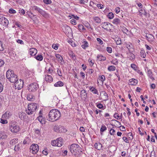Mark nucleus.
Segmentation results:
<instances>
[{"instance_id": "f257e3e1", "label": "nucleus", "mask_w": 157, "mask_h": 157, "mask_svg": "<svg viewBox=\"0 0 157 157\" xmlns=\"http://www.w3.org/2000/svg\"><path fill=\"white\" fill-rule=\"evenodd\" d=\"M61 116L60 112L57 109H53L49 113L48 120L51 121H54L58 120Z\"/></svg>"}, {"instance_id": "f03ea898", "label": "nucleus", "mask_w": 157, "mask_h": 157, "mask_svg": "<svg viewBox=\"0 0 157 157\" xmlns=\"http://www.w3.org/2000/svg\"><path fill=\"white\" fill-rule=\"evenodd\" d=\"M6 77L9 81L12 83L16 82L17 81V76L14 74V72L12 70H9L6 73Z\"/></svg>"}, {"instance_id": "7ed1b4c3", "label": "nucleus", "mask_w": 157, "mask_h": 157, "mask_svg": "<svg viewBox=\"0 0 157 157\" xmlns=\"http://www.w3.org/2000/svg\"><path fill=\"white\" fill-rule=\"evenodd\" d=\"M70 150L71 152L75 156L81 152V148L79 145L77 144H73L70 146Z\"/></svg>"}, {"instance_id": "20e7f679", "label": "nucleus", "mask_w": 157, "mask_h": 157, "mask_svg": "<svg viewBox=\"0 0 157 157\" xmlns=\"http://www.w3.org/2000/svg\"><path fill=\"white\" fill-rule=\"evenodd\" d=\"M37 104L34 103H31L28 105V109L26 110V112L28 115L33 114L37 109Z\"/></svg>"}, {"instance_id": "39448f33", "label": "nucleus", "mask_w": 157, "mask_h": 157, "mask_svg": "<svg viewBox=\"0 0 157 157\" xmlns=\"http://www.w3.org/2000/svg\"><path fill=\"white\" fill-rule=\"evenodd\" d=\"M10 131L13 133L18 132L19 130V128L16 124L15 121H12L10 124Z\"/></svg>"}, {"instance_id": "423d86ee", "label": "nucleus", "mask_w": 157, "mask_h": 157, "mask_svg": "<svg viewBox=\"0 0 157 157\" xmlns=\"http://www.w3.org/2000/svg\"><path fill=\"white\" fill-rule=\"evenodd\" d=\"M39 88L38 85L36 82L31 83L28 86V89L29 92H34Z\"/></svg>"}, {"instance_id": "0eeeda50", "label": "nucleus", "mask_w": 157, "mask_h": 157, "mask_svg": "<svg viewBox=\"0 0 157 157\" xmlns=\"http://www.w3.org/2000/svg\"><path fill=\"white\" fill-rule=\"evenodd\" d=\"M63 140L62 138L60 137L56 140H53L52 142V145L53 146L60 147L63 144V142H62Z\"/></svg>"}, {"instance_id": "6e6552de", "label": "nucleus", "mask_w": 157, "mask_h": 157, "mask_svg": "<svg viewBox=\"0 0 157 157\" xmlns=\"http://www.w3.org/2000/svg\"><path fill=\"white\" fill-rule=\"evenodd\" d=\"M39 150L38 145L36 144H32L30 147V152L33 154H36Z\"/></svg>"}, {"instance_id": "1a4fd4ad", "label": "nucleus", "mask_w": 157, "mask_h": 157, "mask_svg": "<svg viewBox=\"0 0 157 157\" xmlns=\"http://www.w3.org/2000/svg\"><path fill=\"white\" fill-rule=\"evenodd\" d=\"M15 83V86L17 87V88L18 89H21L22 88L23 85V81L21 79H20L19 80H17L16 81V82H14Z\"/></svg>"}, {"instance_id": "9d476101", "label": "nucleus", "mask_w": 157, "mask_h": 157, "mask_svg": "<svg viewBox=\"0 0 157 157\" xmlns=\"http://www.w3.org/2000/svg\"><path fill=\"white\" fill-rule=\"evenodd\" d=\"M145 36L147 40L150 43L153 42L155 39L154 36L150 34L147 33Z\"/></svg>"}, {"instance_id": "9b49d317", "label": "nucleus", "mask_w": 157, "mask_h": 157, "mask_svg": "<svg viewBox=\"0 0 157 157\" xmlns=\"http://www.w3.org/2000/svg\"><path fill=\"white\" fill-rule=\"evenodd\" d=\"M101 25H102V27L107 30H108L109 29V25H113L108 22H103L102 23Z\"/></svg>"}, {"instance_id": "f8f14e48", "label": "nucleus", "mask_w": 157, "mask_h": 157, "mask_svg": "<svg viewBox=\"0 0 157 157\" xmlns=\"http://www.w3.org/2000/svg\"><path fill=\"white\" fill-rule=\"evenodd\" d=\"M2 19L0 21L1 24L5 27L7 26L9 24L8 21L5 17L2 18Z\"/></svg>"}, {"instance_id": "ddd939ff", "label": "nucleus", "mask_w": 157, "mask_h": 157, "mask_svg": "<svg viewBox=\"0 0 157 157\" xmlns=\"http://www.w3.org/2000/svg\"><path fill=\"white\" fill-rule=\"evenodd\" d=\"M51 100L54 104L56 105L59 102V100L56 95H52L51 97Z\"/></svg>"}, {"instance_id": "4468645a", "label": "nucleus", "mask_w": 157, "mask_h": 157, "mask_svg": "<svg viewBox=\"0 0 157 157\" xmlns=\"http://www.w3.org/2000/svg\"><path fill=\"white\" fill-rule=\"evenodd\" d=\"M29 53L31 56H35L37 53V50L35 48H31L29 50Z\"/></svg>"}, {"instance_id": "2eb2a0df", "label": "nucleus", "mask_w": 157, "mask_h": 157, "mask_svg": "<svg viewBox=\"0 0 157 157\" xmlns=\"http://www.w3.org/2000/svg\"><path fill=\"white\" fill-rule=\"evenodd\" d=\"M129 84L131 85H135L138 82V81L136 79L132 78L129 80Z\"/></svg>"}, {"instance_id": "dca6fc26", "label": "nucleus", "mask_w": 157, "mask_h": 157, "mask_svg": "<svg viewBox=\"0 0 157 157\" xmlns=\"http://www.w3.org/2000/svg\"><path fill=\"white\" fill-rule=\"evenodd\" d=\"M112 23L116 25H120L121 23L120 20L119 18H117L114 19L112 21Z\"/></svg>"}, {"instance_id": "f3484780", "label": "nucleus", "mask_w": 157, "mask_h": 157, "mask_svg": "<svg viewBox=\"0 0 157 157\" xmlns=\"http://www.w3.org/2000/svg\"><path fill=\"white\" fill-rule=\"evenodd\" d=\"M101 93L103 94V100L106 101L108 99V96L107 94L105 91H102Z\"/></svg>"}, {"instance_id": "a211bd4d", "label": "nucleus", "mask_w": 157, "mask_h": 157, "mask_svg": "<svg viewBox=\"0 0 157 157\" xmlns=\"http://www.w3.org/2000/svg\"><path fill=\"white\" fill-rule=\"evenodd\" d=\"M37 119L42 124H44L45 123V120L42 115H40L37 117Z\"/></svg>"}, {"instance_id": "6ab92c4d", "label": "nucleus", "mask_w": 157, "mask_h": 157, "mask_svg": "<svg viewBox=\"0 0 157 157\" xmlns=\"http://www.w3.org/2000/svg\"><path fill=\"white\" fill-rule=\"evenodd\" d=\"M90 90L93 93L95 94H98V90L93 87H90L89 88Z\"/></svg>"}, {"instance_id": "aec40b11", "label": "nucleus", "mask_w": 157, "mask_h": 157, "mask_svg": "<svg viewBox=\"0 0 157 157\" xmlns=\"http://www.w3.org/2000/svg\"><path fill=\"white\" fill-rule=\"evenodd\" d=\"M10 115L11 113L10 112L7 113L6 112L2 115V118L4 119H8L10 117Z\"/></svg>"}, {"instance_id": "412c9836", "label": "nucleus", "mask_w": 157, "mask_h": 157, "mask_svg": "<svg viewBox=\"0 0 157 157\" xmlns=\"http://www.w3.org/2000/svg\"><path fill=\"white\" fill-rule=\"evenodd\" d=\"M32 10H33L37 11L39 13H40L43 10L42 9L36 6H34L32 7Z\"/></svg>"}, {"instance_id": "4be33fe9", "label": "nucleus", "mask_w": 157, "mask_h": 157, "mask_svg": "<svg viewBox=\"0 0 157 157\" xmlns=\"http://www.w3.org/2000/svg\"><path fill=\"white\" fill-rule=\"evenodd\" d=\"M97 58L99 61H105L106 59V58L105 57L101 55H98L97 56Z\"/></svg>"}, {"instance_id": "5701e85b", "label": "nucleus", "mask_w": 157, "mask_h": 157, "mask_svg": "<svg viewBox=\"0 0 157 157\" xmlns=\"http://www.w3.org/2000/svg\"><path fill=\"white\" fill-rule=\"evenodd\" d=\"M27 98L28 100L30 101H33L34 100V96L31 94H29L27 95Z\"/></svg>"}, {"instance_id": "b1692460", "label": "nucleus", "mask_w": 157, "mask_h": 157, "mask_svg": "<svg viewBox=\"0 0 157 157\" xmlns=\"http://www.w3.org/2000/svg\"><path fill=\"white\" fill-rule=\"evenodd\" d=\"M18 142V139L15 138L11 140L10 142V144L12 145H15L16 143H17Z\"/></svg>"}, {"instance_id": "393cba45", "label": "nucleus", "mask_w": 157, "mask_h": 157, "mask_svg": "<svg viewBox=\"0 0 157 157\" xmlns=\"http://www.w3.org/2000/svg\"><path fill=\"white\" fill-rule=\"evenodd\" d=\"M94 146L98 150H100L102 147V145L100 143H96L95 144Z\"/></svg>"}, {"instance_id": "a878e982", "label": "nucleus", "mask_w": 157, "mask_h": 157, "mask_svg": "<svg viewBox=\"0 0 157 157\" xmlns=\"http://www.w3.org/2000/svg\"><path fill=\"white\" fill-rule=\"evenodd\" d=\"M45 80L47 82H51L53 80V78L50 75H47L45 76Z\"/></svg>"}, {"instance_id": "bb28decb", "label": "nucleus", "mask_w": 157, "mask_h": 157, "mask_svg": "<svg viewBox=\"0 0 157 157\" xmlns=\"http://www.w3.org/2000/svg\"><path fill=\"white\" fill-rule=\"evenodd\" d=\"M128 58L130 60H132L135 59V56L133 53H130L128 55Z\"/></svg>"}, {"instance_id": "cd10ccee", "label": "nucleus", "mask_w": 157, "mask_h": 157, "mask_svg": "<svg viewBox=\"0 0 157 157\" xmlns=\"http://www.w3.org/2000/svg\"><path fill=\"white\" fill-rule=\"evenodd\" d=\"M148 74V76L152 80L154 79V78L153 77V75L152 74V72L151 70H149L148 71H147Z\"/></svg>"}, {"instance_id": "c85d7f7f", "label": "nucleus", "mask_w": 157, "mask_h": 157, "mask_svg": "<svg viewBox=\"0 0 157 157\" xmlns=\"http://www.w3.org/2000/svg\"><path fill=\"white\" fill-rule=\"evenodd\" d=\"M35 58L38 61H42L43 59V56L41 55H38L35 56Z\"/></svg>"}, {"instance_id": "c756f323", "label": "nucleus", "mask_w": 157, "mask_h": 157, "mask_svg": "<svg viewBox=\"0 0 157 157\" xmlns=\"http://www.w3.org/2000/svg\"><path fill=\"white\" fill-rule=\"evenodd\" d=\"M63 85V83L61 81H58L54 84L55 86H62Z\"/></svg>"}, {"instance_id": "7c9ffc66", "label": "nucleus", "mask_w": 157, "mask_h": 157, "mask_svg": "<svg viewBox=\"0 0 157 157\" xmlns=\"http://www.w3.org/2000/svg\"><path fill=\"white\" fill-rule=\"evenodd\" d=\"M40 14L44 17L47 18L48 17V14L46 13L43 10L40 13Z\"/></svg>"}, {"instance_id": "2f4dec72", "label": "nucleus", "mask_w": 157, "mask_h": 157, "mask_svg": "<svg viewBox=\"0 0 157 157\" xmlns=\"http://www.w3.org/2000/svg\"><path fill=\"white\" fill-rule=\"evenodd\" d=\"M93 19L96 23H100L101 22V19L98 17H95L93 18Z\"/></svg>"}, {"instance_id": "473e14b6", "label": "nucleus", "mask_w": 157, "mask_h": 157, "mask_svg": "<svg viewBox=\"0 0 157 157\" xmlns=\"http://www.w3.org/2000/svg\"><path fill=\"white\" fill-rule=\"evenodd\" d=\"M116 69V67L114 66H110L108 68V70L110 71H115Z\"/></svg>"}, {"instance_id": "72a5a7b5", "label": "nucleus", "mask_w": 157, "mask_h": 157, "mask_svg": "<svg viewBox=\"0 0 157 157\" xmlns=\"http://www.w3.org/2000/svg\"><path fill=\"white\" fill-rule=\"evenodd\" d=\"M7 136L3 132H0V140L6 138Z\"/></svg>"}, {"instance_id": "f704fd0d", "label": "nucleus", "mask_w": 157, "mask_h": 157, "mask_svg": "<svg viewBox=\"0 0 157 157\" xmlns=\"http://www.w3.org/2000/svg\"><path fill=\"white\" fill-rule=\"evenodd\" d=\"M55 56L56 58L59 59V61L62 62L63 61V57L59 54H56Z\"/></svg>"}, {"instance_id": "c9c22d12", "label": "nucleus", "mask_w": 157, "mask_h": 157, "mask_svg": "<svg viewBox=\"0 0 157 157\" xmlns=\"http://www.w3.org/2000/svg\"><path fill=\"white\" fill-rule=\"evenodd\" d=\"M86 90H82L80 92V95L82 97L85 98L86 96Z\"/></svg>"}, {"instance_id": "e433bc0d", "label": "nucleus", "mask_w": 157, "mask_h": 157, "mask_svg": "<svg viewBox=\"0 0 157 157\" xmlns=\"http://www.w3.org/2000/svg\"><path fill=\"white\" fill-rule=\"evenodd\" d=\"M115 56L118 57V60H121L123 58V56L121 54L118 53H116L115 54Z\"/></svg>"}, {"instance_id": "4c0bfd02", "label": "nucleus", "mask_w": 157, "mask_h": 157, "mask_svg": "<svg viewBox=\"0 0 157 157\" xmlns=\"http://www.w3.org/2000/svg\"><path fill=\"white\" fill-rule=\"evenodd\" d=\"M146 56V54L144 50H142L140 51V56L143 58H144Z\"/></svg>"}, {"instance_id": "58836bf2", "label": "nucleus", "mask_w": 157, "mask_h": 157, "mask_svg": "<svg viewBox=\"0 0 157 157\" xmlns=\"http://www.w3.org/2000/svg\"><path fill=\"white\" fill-rule=\"evenodd\" d=\"M139 13L140 15H146V13L145 12V10L144 9H141L139 11Z\"/></svg>"}, {"instance_id": "ea45409f", "label": "nucleus", "mask_w": 157, "mask_h": 157, "mask_svg": "<svg viewBox=\"0 0 157 157\" xmlns=\"http://www.w3.org/2000/svg\"><path fill=\"white\" fill-rule=\"evenodd\" d=\"M78 27L80 31H83L85 30V29L84 28V26L81 24H79Z\"/></svg>"}, {"instance_id": "a19ab883", "label": "nucleus", "mask_w": 157, "mask_h": 157, "mask_svg": "<svg viewBox=\"0 0 157 157\" xmlns=\"http://www.w3.org/2000/svg\"><path fill=\"white\" fill-rule=\"evenodd\" d=\"M114 14L112 12H109L108 14V17L110 19H112L114 17Z\"/></svg>"}, {"instance_id": "79ce46f5", "label": "nucleus", "mask_w": 157, "mask_h": 157, "mask_svg": "<svg viewBox=\"0 0 157 157\" xmlns=\"http://www.w3.org/2000/svg\"><path fill=\"white\" fill-rule=\"evenodd\" d=\"M107 129L106 127L104 125H102L100 129L101 132H103Z\"/></svg>"}, {"instance_id": "37998d69", "label": "nucleus", "mask_w": 157, "mask_h": 157, "mask_svg": "<svg viewBox=\"0 0 157 157\" xmlns=\"http://www.w3.org/2000/svg\"><path fill=\"white\" fill-rule=\"evenodd\" d=\"M27 14L29 17L31 18H32L34 16H35V15L33 14L32 13L30 12H27Z\"/></svg>"}, {"instance_id": "c03bdc74", "label": "nucleus", "mask_w": 157, "mask_h": 157, "mask_svg": "<svg viewBox=\"0 0 157 157\" xmlns=\"http://www.w3.org/2000/svg\"><path fill=\"white\" fill-rule=\"evenodd\" d=\"M21 145L19 144H18L17 145H15L14 148V150L15 151H18Z\"/></svg>"}, {"instance_id": "a18cd8bd", "label": "nucleus", "mask_w": 157, "mask_h": 157, "mask_svg": "<svg viewBox=\"0 0 157 157\" xmlns=\"http://www.w3.org/2000/svg\"><path fill=\"white\" fill-rule=\"evenodd\" d=\"M69 55L71 57H72V58L74 60L76 59V57L75 54L72 52H71L69 53Z\"/></svg>"}, {"instance_id": "49530a36", "label": "nucleus", "mask_w": 157, "mask_h": 157, "mask_svg": "<svg viewBox=\"0 0 157 157\" xmlns=\"http://www.w3.org/2000/svg\"><path fill=\"white\" fill-rule=\"evenodd\" d=\"M99 80H100L102 82H103V81L105 79V76L104 75H102L101 76H99Z\"/></svg>"}, {"instance_id": "de8ad7c7", "label": "nucleus", "mask_w": 157, "mask_h": 157, "mask_svg": "<svg viewBox=\"0 0 157 157\" xmlns=\"http://www.w3.org/2000/svg\"><path fill=\"white\" fill-rule=\"evenodd\" d=\"M131 67L135 71H136V68H137V66L136 65L134 64H131Z\"/></svg>"}, {"instance_id": "09e8293b", "label": "nucleus", "mask_w": 157, "mask_h": 157, "mask_svg": "<svg viewBox=\"0 0 157 157\" xmlns=\"http://www.w3.org/2000/svg\"><path fill=\"white\" fill-rule=\"evenodd\" d=\"M19 13H20L21 14H22L23 15L25 13V10L21 8H20L18 10Z\"/></svg>"}, {"instance_id": "8fccbe9b", "label": "nucleus", "mask_w": 157, "mask_h": 157, "mask_svg": "<svg viewBox=\"0 0 157 157\" xmlns=\"http://www.w3.org/2000/svg\"><path fill=\"white\" fill-rule=\"evenodd\" d=\"M122 114H121V116H119V115L117 113H115L114 115V117L117 119H118L120 117V118L122 117Z\"/></svg>"}, {"instance_id": "3c124183", "label": "nucleus", "mask_w": 157, "mask_h": 157, "mask_svg": "<svg viewBox=\"0 0 157 157\" xmlns=\"http://www.w3.org/2000/svg\"><path fill=\"white\" fill-rule=\"evenodd\" d=\"M0 122L2 124H6L8 123V121L7 120L1 119Z\"/></svg>"}, {"instance_id": "603ef678", "label": "nucleus", "mask_w": 157, "mask_h": 157, "mask_svg": "<svg viewBox=\"0 0 157 157\" xmlns=\"http://www.w3.org/2000/svg\"><path fill=\"white\" fill-rule=\"evenodd\" d=\"M121 30L123 32L125 33H127V32H128V30L125 27H122Z\"/></svg>"}, {"instance_id": "864d4df0", "label": "nucleus", "mask_w": 157, "mask_h": 157, "mask_svg": "<svg viewBox=\"0 0 157 157\" xmlns=\"http://www.w3.org/2000/svg\"><path fill=\"white\" fill-rule=\"evenodd\" d=\"M82 46L83 48H85L88 47V44L87 42H85L82 45Z\"/></svg>"}, {"instance_id": "5fc2aeb1", "label": "nucleus", "mask_w": 157, "mask_h": 157, "mask_svg": "<svg viewBox=\"0 0 157 157\" xmlns=\"http://www.w3.org/2000/svg\"><path fill=\"white\" fill-rule=\"evenodd\" d=\"M115 130L114 129L112 128L110 130L109 132L111 135L113 136L115 134Z\"/></svg>"}, {"instance_id": "6e6d98bb", "label": "nucleus", "mask_w": 157, "mask_h": 157, "mask_svg": "<svg viewBox=\"0 0 157 157\" xmlns=\"http://www.w3.org/2000/svg\"><path fill=\"white\" fill-rule=\"evenodd\" d=\"M97 41L98 42L99 44H101V45L103 44V41L100 38H97Z\"/></svg>"}, {"instance_id": "4d7b16f0", "label": "nucleus", "mask_w": 157, "mask_h": 157, "mask_svg": "<svg viewBox=\"0 0 157 157\" xmlns=\"http://www.w3.org/2000/svg\"><path fill=\"white\" fill-rule=\"evenodd\" d=\"M29 138L28 137H26L23 141V144H28L29 142L28 141Z\"/></svg>"}, {"instance_id": "13d9d810", "label": "nucleus", "mask_w": 157, "mask_h": 157, "mask_svg": "<svg viewBox=\"0 0 157 157\" xmlns=\"http://www.w3.org/2000/svg\"><path fill=\"white\" fill-rule=\"evenodd\" d=\"M44 2L46 4H50L52 3L51 0H43Z\"/></svg>"}, {"instance_id": "bf43d9fd", "label": "nucleus", "mask_w": 157, "mask_h": 157, "mask_svg": "<svg viewBox=\"0 0 157 157\" xmlns=\"http://www.w3.org/2000/svg\"><path fill=\"white\" fill-rule=\"evenodd\" d=\"M4 46L3 45L2 42L0 41V51H2L4 50Z\"/></svg>"}, {"instance_id": "052dcab7", "label": "nucleus", "mask_w": 157, "mask_h": 157, "mask_svg": "<svg viewBox=\"0 0 157 157\" xmlns=\"http://www.w3.org/2000/svg\"><path fill=\"white\" fill-rule=\"evenodd\" d=\"M115 11L116 13H119L120 11V8L119 7H117L115 10Z\"/></svg>"}, {"instance_id": "680f3d73", "label": "nucleus", "mask_w": 157, "mask_h": 157, "mask_svg": "<svg viewBox=\"0 0 157 157\" xmlns=\"http://www.w3.org/2000/svg\"><path fill=\"white\" fill-rule=\"evenodd\" d=\"M123 140L125 141L126 143H129V140L126 137H123L122 138Z\"/></svg>"}, {"instance_id": "e2e57ef3", "label": "nucleus", "mask_w": 157, "mask_h": 157, "mask_svg": "<svg viewBox=\"0 0 157 157\" xmlns=\"http://www.w3.org/2000/svg\"><path fill=\"white\" fill-rule=\"evenodd\" d=\"M107 51L109 53H111L112 52V48L110 47H107Z\"/></svg>"}, {"instance_id": "0e129e2a", "label": "nucleus", "mask_w": 157, "mask_h": 157, "mask_svg": "<svg viewBox=\"0 0 157 157\" xmlns=\"http://www.w3.org/2000/svg\"><path fill=\"white\" fill-rule=\"evenodd\" d=\"M96 6L100 9H102L104 8L103 6L101 4H97Z\"/></svg>"}, {"instance_id": "69168bd1", "label": "nucleus", "mask_w": 157, "mask_h": 157, "mask_svg": "<svg viewBox=\"0 0 157 157\" xmlns=\"http://www.w3.org/2000/svg\"><path fill=\"white\" fill-rule=\"evenodd\" d=\"M9 12L11 13H16V11L15 10L11 9L9 10Z\"/></svg>"}, {"instance_id": "338daca9", "label": "nucleus", "mask_w": 157, "mask_h": 157, "mask_svg": "<svg viewBox=\"0 0 157 157\" xmlns=\"http://www.w3.org/2000/svg\"><path fill=\"white\" fill-rule=\"evenodd\" d=\"M97 107L100 109H101L103 108V106L102 104L99 103L97 105Z\"/></svg>"}, {"instance_id": "774afa93", "label": "nucleus", "mask_w": 157, "mask_h": 157, "mask_svg": "<svg viewBox=\"0 0 157 157\" xmlns=\"http://www.w3.org/2000/svg\"><path fill=\"white\" fill-rule=\"evenodd\" d=\"M71 23L74 25H75L76 24V21L74 19H72L71 20Z\"/></svg>"}]
</instances>
